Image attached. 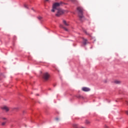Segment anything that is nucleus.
I'll list each match as a JSON object with an SVG mask.
<instances>
[{
    "label": "nucleus",
    "mask_w": 128,
    "mask_h": 128,
    "mask_svg": "<svg viewBox=\"0 0 128 128\" xmlns=\"http://www.w3.org/2000/svg\"><path fill=\"white\" fill-rule=\"evenodd\" d=\"M62 5V3H54L52 6V9L51 10L52 12H54L56 10H57V14H56V16H62V14H64V10H62V9L60 8V6Z\"/></svg>",
    "instance_id": "nucleus-1"
},
{
    "label": "nucleus",
    "mask_w": 128,
    "mask_h": 128,
    "mask_svg": "<svg viewBox=\"0 0 128 128\" xmlns=\"http://www.w3.org/2000/svg\"><path fill=\"white\" fill-rule=\"evenodd\" d=\"M77 10L78 12V16L80 20H82V18H84V15L82 14V12H84V9L82 8L80 6H78L77 8Z\"/></svg>",
    "instance_id": "nucleus-2"
},
{
    "label": "nucleus",
    "mask_w": 128,
    "mask_h": 128,
    "mask_svg": "<svg viewBox=\"0 0 128 128\" xmlns=\"http://www.w3.org/2000/svg\"><path fill=\"white\" fill-rule=\"evenodd\" d=\"M42 78L45 80H48L50 78V74L48 72H45L43 74Z\"/></svg>",
    "instance_id": "nucleus-3"
},
{
    "label": "nucleus",
    "mask_w": 128,
    "mask_h": 128,
    "mask_svg": "<svg viewBox=\"0 0 128 128\" xmlns=\"http://www.w3.org/2000/svg\"><path fill=\"white\" fill-rule=\"evenodd\" d=\"M82 90H83V92H90V88H88L83 87L82 88Z\"/></svg>",
    "instance_id": "nucleus-4"
},
{
    "label": "nucleus",
    "mask_w": 128,
    "mask_h": 128,
    "mask_svg": "<svg viewBox=\"0 0 128 128\" xmlns=\"http://www.w3.org/2000/svg\"><path fill=\"white\" fill-rule=\"evenodd\" d=\"M2 109L6 112H8V110H10V109L6 106H3L2 107Z\"/></svg>",
    "instance_id": "nucleus-5"
},
{
    "label": "nucleus",
    "mask_w": 128,
    "mask_h": 128,
    "mask_svg": "<svg viewBox=\"0 0 128 128\" xmlns=\"http://www.w3.org/2000/svg\"><path fill=\"white\" fill-rule=\"evenodd\" d=\"M60 28H64V30H66V32L68 31V28H66V27L64 26V25H62V24H60Z\"/></svg>",
    "instance_id": "nucleus-6"
},
{
    "label": "nucleus",
    "mask_w": 128,
    "mask_h": 128,
    "mask_svg": "<svg viewBox=\"0 0 128 128\" xmlns=\"http://www.w3.org/2000/svg\"><path fill=\"white\" fill-rule=\"evenodd\" d=\"M63 24L66 26H70L68 22H66L65 20H63Z\"/></svg>",
    "instance_id": "nucleus-7"
},
{
    "label": "nucleus",
    "mask_w": 128,
    "mask_h": 128,
    "mask_svg": "<svg viewBox=\"0 0 128 128\" xmlns=\"http://www.w3.org/2000/svg\"><path fill=\"white\" fill-rule=\"evenodd\" d=\"M121 82H122L118 80H115L114 81V84H120Z\"/></svg>",
    "instance_id": "nucleus-8"
},
{
    "label": "nucleus",
    "mask_w": 128,
    "mask_h": 128,
    "mask_svg": "<svg viewBox=\"0 0 128 128\" xmlns=\"http://www.w3.org/2000/svg\"><path fill=\"white\" fill-rule=\"evenodd\" d=\"M83 44H84V46H86V44H88V40L86 39H84Z\"/></svg>",
    "instance_id": "nucleus-9"
},
{
    "label": "nucleus",
    "mask_w": 128,
    "mask_h": 128,
    "mask_svg": "<svg viewBox=\"0 0 128 128\" xmlns=\"http://www.w3.org/2000/svg\"><path fill=\"white\" fill-rule=\"evenodd\" d=\"M85 124H90V122L89 120H86L85 122Z\"/></svg>",
    "instance_id": "nucleus-10"
},
{
    "label": "nucleus",
    "mask_w": 128,
    "mask_h": 128,
    "mask_svg": "<svg viewBox=\"0 0 128 128\" xmlns=\"http://www.w3.org/2000/svg\"><path fill=\"white\" fill-rule=\"evenodd\" d=\"M38 18L39 20H42V17L40 16H38Z\"/></svg>",
    "instance_id": "nucleus-11"
},
{
    "label": "nucleus",
    "mask_w": 128,
    "mask_h": 128,
    "mask_svg": "<svg viewBox=\"0 0 128 128\" xmlns=\"http://www.w3.org/2000/svg\"><path fill=\"white\" fill-rule=\"evenodd\" d=\"M77 98H84V97L80 95L78 96Z\"/></svg>",
    "instance_id": "nucleus-12"
},
{
    "label": "nucleus",
    "mask_w": 128,
    "mask_h": 128,
    "mask_svg": "<svg viewBox=\"0 0 128 128\" xmlns=\"http://www.w3.org/2000/svg\"><path fill=\"white\" fill-rule=\"evenodd\" d=\"M73 126H74V128H78V124H73Z\"/></svg>",
    "instance_id": "nucleus-13"
},
{
    "label": "nucleus",
    "mask_w": 128,
    "mask_h": 128,
    "mask_svg": "<svg viewBox=\"0 0 128 128\" xmlns=\"http://www.w3.org/2000/svg\"><path fill=\"white\" fill-rule=\"evenodd\" d=\"M24 8H28V5H26V4L24 5Z\"/></svg>",
    "instance_id": "nucleus-14"
},
{
    "label": "nucleus",
    "mask_w": 128,
    "mask_h": 128,
    "mask_svg": "<svg viewBox=\"0 0 128 128\" xmlns=\"http://www.w3.org/2000/svg\"><path fill=\"white\" fill-rule=\"evenodd\" d=\"M71 1L72 2H76V0H71Z\"/></svg>",
    "instance_id": "nucleus-15"
},
{
    "label": "nucleus",
    "mask_w": 128,
    "mask_h": 128,
    "mask_svg": "<svg viewBox=\"0 0 128 128\" xmlns=\"http://www.w3.org/2000/svg\"><path fill=\"white\" fill-rule=\"evenodd\" d=\"M6 124V122H3L2 123V126H4Z\"/></svg>",
    "instance_id": "nucleus-16"
},
{
    "label": "nucleus",
    "mask_w": 128,
    "mask_h": 128,
    "mask_svg": "<svg viewBox=\"0 0 128 128\" xmlns=\"http://www.w3.org/2000/svg\"><path fill=\"white\" fill-rule=\"evenodd\" d=\"M60 119L58 118H56V120H58Z\"/></svg>",
    "instance_id": "nucleus-17"
},
{
    "label": "nucleus",
    "mask_w": 128,
    "mask_h": 128,
    "mask_svg": "<svg viewBox=\"0 0 128 128\" xmlns=\"http://www.w3.org/2000/svg\"><path fill=\"white\" fill-rule=\"evenodd\" d=\"M105 128H108V126H105Z\"/></svg>",
    "instance_id": "nucleus-18"
},
{
    "label": "nucleus",
    "mask_w": 128,
    "mask_h": 128,
    "mask_svg": "<svg viewBox=\"0 0 128 128\" xmlns=\"http://www.w3.org/2000/svg\"><path fill=\"white\" fill-rule=\"evenodd\" d=\"M126 114H128V111H126Z\"/></svg>",
    "instance_id": "nucleus-19"
},
{
    "label": "nucleus",
    "mask_w": 128,
    "mask_h": 128,
    "mask_svg": "<svg viewBox=\"0 0 128 128\" xmlns=\"http://www.w3.org/2000/svg\"><path fill=\"white\" fill-rule=\"evenodd\" d=\"M84 32H85L86 34H88V32H86V31H84Z\"/></svg>",
    "instance_id": "nucleus-20"
},
{
    "label": "nucleus",
    "mask_w": 128,
    "mask_h": 128,
    "mask_svg": "<svg viewBox=\"0 0 128 128\" xmlns=\"http://www.w3.org/2000/svg\"><path fill=\"white\" fill-rule=\"evenodd\" d=\"M2 120H6V118H3Z\"/></svg>",
    "instance_id": "nucleus-21"
},
{
    "label": "nucleus",
    "mask_w": 128,
    "mask_h": 128,
    "mask_svg": "<svg viewBox=\"0 0 128 128\" xmlns=\"http://www.w3.org/2000/svg\"><path fill=\"white\" fill-rule=\"evenodd\" d=\"M14 110H18V108H14Z\"/></svg>",
    "instance_id": "nucleus-22"
},
{
    "label": "nucleus",
    "mask_w": 128,
    "mask_h": 128,
    "mask_svg": "<svg viewBox=\"0 0 128 128\" xmlns=\"http://www.w3.org/2000/svg\"><path fill=\"white\" fill-rule=\"evenodd\" d=\"M49 0H46V2H48Z\"/></svg>",
    "instance_id": "nucleus-23"
},
{
    "label": "nucleus",
    "mask_w": 128,
    "mask_h": 128,
    "mask_svg": "<svg viewBox=\"0 0 128 128\" xmlns=\"http://www.w3.org/2000/svg\"><path fill=\"white\" fill-rule=\"evenodd\" d=\"M127 104H128V103H127Z\"/></svg>",
    "instance_id": "nucleus-24"
}]
</instances>
